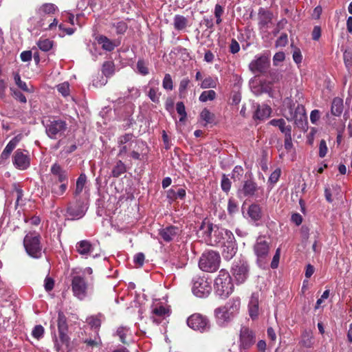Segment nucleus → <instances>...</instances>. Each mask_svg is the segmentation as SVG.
<instances>
[{
	"mask_svg": "<svg viewBox=\"0 0 352 352\" xmlns=\"http://www.w3.org/2000/svg\"><path fill=\"white\" fill-rule=\"evenodd\" d=\"M148 96L149 98L153 102H155V103L159 102L160 93L158 91L157 88H154V87L151 88L148 91Z\"/></svg>",
	"mask_w": 352,
	"mask_h": 352,
	"instance_id": "8fccbe9b",
	"label": "nucleus"
},
{
	"mask_svg": "<svg viewBox=\"0 0 352 352\" xmlns=\"http://www.w3.org/2000/svg\"><path fill=\"white\" fill-rule=\"evenodd\" d=\"M259 189L256 184L252 181H246L243 187L239 190V196L242 197L254 196L256 192Z\"/></svg>",
	"mask_w": 352,
	"mask_h": 352,
	"instance_id": "aec40b11",
	"label": "nucleus"
},
{
	"mask_svg": "<svg viewBox=\"0 0 352 352\" xmlns=\"http://www.w3.org/2000/svg\"><path fill=\"white\" fill-rule=\"evenodd\" d=\"M58 331H67L66 317L62 312L58 313Z\"/></svg>",
	"mask_w": 352,
	"mask_h": 352,
	"instance_id": "a18cd8bd",
	"label": "nucleus"
},
{
	"mask_svg": "<svg viewBox=\"0 0 352 352\" xmlns=\"http://www.w3.org/2000/svg\"><path fill=\"white\" fill-rule=\"evenodd\" d=\"M216 97V93L213 90H208L203 91L200 96L199 100L201 102H205L208 100H213Z\"/></svg>",
	"mask_w": 352,
	"mask_h": 352,
	"instance_id": "a19ab883",
	"label": "nucleus"
},
{
	"mask_svg": "<svg viewBox=\"0 0 352 352\" xmlns=\"http://www.w3.org/2000/svg\"><path fill=\"white\" fill-rule=\"evenodd\" d=\"M133 136L131 133H126L118 138V145L119 151L118 156L122 157L131 150L133 142Z\"/></svg>",
	"mask_w": 352,
	"mask_h": 352,
	"instance_id": "2eb2a0df",
	"label": "nucleus"
},
{
	"mask_svg": "<svg viewBox=\"0 0 352 352\" xmlns=\"http://www.w3.org/2000/svg\"><path fill=\"white\" fill-rule=\"evenodd\" d=\"M271 113V108L265 104L258 105L254 113V118L258 120L267 118Z\"/></svg>",
	"mask_w": 352,
	"mask_h": 352,
	"instance_id": "cd10ccee",
	"label": "nucleus"
},
{
	"mask_svg": "<svg viewBox=\"0 0 352 352\" xmlns=\"http://www.w3.org/2000/svg\"><path fill=\"white\" fill-rule=\"evenodd\" d=\"M87 323L91 327V328H94L96 329H98L100 327L101 322L100 320L98 317L91 316L87 319Z\"/></svg>",
	"mask_w": 352,
	"mask_h": 352,
	"instance_id": "6e6d98bb",
	"label": "nucleus"
},
{
	"mask_svg": "<svg viewBox=\"0 0 352 352\" xmlns=\"http://www.w3.org/2000/svg\"><path fill=\"white\" fill-rule=\"evenodd\" d=\"M176 110H177V112L181 116L179 120L180 121L184 120L186 117V110H185V106L182 102H179L177 103Z\"/></svg>",
	"mask_w": 352,
	"mask_h": 352,
	"instance_id": "5fc2aeb1",
	"label": "nucleus"
},
{
	"mask_svg": "<svg viewBox=\"0 0 352 352\" xmlns=\"http://www.w3.org/2000/svg\"><path fill=\"white\" fill-rule=\"evenodd\" d=\"M179 233V229L175 226H168L160 230V237L166 242L173 241Z\"/></svg>",
	"mask_w": 352,
	"mask_h": 352,
	"instance_id": "4be33fe9",
	"label": "nucleus"
},
{
	"mask_svg": "<svg viewBox=\"0 0 352 352\" xmlns=\"http://www.w3.org/2000/svg\"><path fill=\"white\" fill-rule=\"evenodd\" d=\"M167 194V196L169 199H183L186 196V190L184 188H178L177 191L173 189H170L168 191Z\"/></svg>",
	"mask_w": 352,
	"mask_h": 352,
	"instance_id": "e433bc0d",
	"label": "nucleus"
},
{
	"mask_svg": "<svg viewBox=\"0 0 352 352\" xmlns=\"http://www.w3.org/2000/svg\"><path fill=\"white\" fill-rule=\"evenodd\" d=\"M312 339L311 334L309 332L305 331L302 334V339L300 343L306 348H311L313 345Z\"/></svg>",
	"mask_w": 352,
	"mask_h": 352,
	"instance_id": "58836bf2",
	"label": "nucleus"
},
{
	"mask_svg": "<svg viewBox=\"0 0 352 352\" xmlns=\"http://www.w3.org/2000/svg\"><path fill=\"white\" fill-rule=\"evenodd\" d=\"M285 148L287 151H290L293 147V144L292 141V135L291 133H287L285 135V143H284Z\"/></svg>",
	"mask_w": 352,
	"mask_h": 352,
	"instance_id": "0e129e2a",
	"label": "nucleus"
},
{
	"mask_svg": "<svg viewBox=\"0 0 352 352\" xmlns=\"http://www.w3.org/2000/svg\"><path fill=\"white\" fill-rule=\"evenodd\" d=\"M254 334L252 330L246 327H243L240 332L241 345L246 349L250 347L254 342Z\"/></svg>",
	"mask_w": 352,
	"mask_h": 352,
	"instance_id": "6ab92c4d",
	"label": "nucleus"
},
{
	"mask_svg": "<svg viewBox=\"0 0 352 352\" xmlns=\"http://www.w3.org/2000/svg\"><path fill=\"white\" fill-rule=\"evenodd\" d=\"M162 86L166 90L171 91L173 89V80L169 74H166L164 76Z\"/></svg>",
	"mask_w": 352,
	"mask_h": 352,
	"instance_id": "de8ad7c7",
	"label": "nucleus"
},
{
	"mask_svg": "<svg viewBox=\"0 0 352 352\" xmlns=\"http://www.w3.org/2000/svg\"><path fill=\"white\" fill-rule=\"evenodd\" d=\"M126 171L125 164L121 161L116 162V165L113 166L111 171V176L113 177H118Z\"/></svg>",
	"mask_w": 352,
	"mask_h": 352,
	"instance_id": "473e14b6",
	"label": "nucleus"
},
{
	"mask_svg": "<svg viewBox=\"0 0 352 352\" xmlns=\"http://www.w3.org/2000/svg\"><path fill=\"white\" fill-rule=\"evenodd\" d=\"M343 58L345 66L350 69L352 66V51L345 50L343 54Z\"/></svg>",
	"mask_w": 352,
	"mask_h": 352,
	"instance_id": "603ef678",
	"label": "nucleus"
},
{
	"mask_svg": "<svg viewBox=\"0 0 352 352\" xmlns=\"http://www.w3.org/2000/svg\"><path fill=\"white\" fill-rule=\"evenodd\" d=\"M76 250L80 255L87 256L94 252V245L87 240H82L76 243Z\"/></svg>",
	"mask_w": 352,
	"mask_h": 352,
	"instance_id": "5701e85b",
	"label": "nucleus"
},
{
	"mask_svg": "<svg viewBox=\"0 0 352 352\" xmlns=\"http://www.w3.org/2000/svg\"><path fill=\"white\" fill-rule=\"evenodd\" d=\"M214 289L217 294L222 298H228L234 290V285L228 272L221 270L214 280Z\"/></svg>",
	"mask_w": 352,
	"mask_h": 352,
	"instance_id": "f03ea898",
	"label": "nucleus"
},
{
	"mask_svg": "<svg viewBox=\"0 0 352 352\" xmlns=\"http://www.w3.org/2000/svg\"><path fill=\"white\" fill-rule=\"evenodd\" d=\"M23 135L19 134L14 137L6 145L2 151L0 159L1 160H6L9 158L12 151L16 148L19 142L21 140Z\"/></svg>",
	"mask_w": 352,
	"mask_h": 352,
	"instance_id": "412c9836",
	"label": "nucleus"
},
{
	"mask_svg": "<svg viewBox=\"0 0 352 352\" xmlns=\"http://www.w3.org/2000/svg\"><path fill=\"white\" fill-rule=\"evenodd\" d=\"M261 293L259 292H253L248 302V314L252 320H255L258 318L260 309Z\"/></svg>",
	"mask_w": 352,
	"mask_h": 352,
	"instance_id": "4468645a",
	"label": "nucleus"
},
{
	"mask_svg": "<svg viewBox=\"0 0 352 352\" xmlns=\"http://www.w3.org/2000/svg\"><path fill=\"white\" fill-rule=\"evenodd\" d=\"M87 208L88 206L86 201L80 199H76L75 203L69 206L67 212L72 219H79L85 214Z\"/></svg>",
	"mask_w": 352,
	"mask_h": 352,
	"instance_id": "9b49d317",
	"label": "nucleus"
},
{
	"mask_svg": "<svg viewBox=\"0 0 352 352\" xmlns=\"http://www.w3.org/2000/svg\"><path fill=\"white\" fill-rule=\"evenodd\" d=\"M14 82H15L16 85L20 89H21L23 91H27V92H31V90L29 89L27 84L25 82L21 80L20 75L19 74V73H15L14 74Z\"/></svg>",
	"mask_w": 352,
	"mask_h": 352,
	"instance_id": "c03bdc74",
	"label": "nucleus"
},
{
	"mask_svg": "<svg viewBox=\"0 0 352 352\" xmlns=\"http://www.w3.org/2000/svg\"><path fill=\"white\" fill-rule=\"evenodd\" d=\"M285 117L288 120L294 121L298 127H303L307 122L305 110L301 104H298L294 108L290 105L288 113Z\"/></svg>",
	"mask_w": 352,
	"mask_h": 352,
	"instance_id": "6e6552de",
	"label": "nucleus"
},
{
	"mask_svg": "<svg viewBox=\"0 0 352 352\" xmlns=\"http://www.w3.org/2000/svg\"><path fill=\"white\" fill-rule=\"evenodd\" d=\"M59 332V339L60 342L63 344H65L66 346H67L69 341V338L68 336L67 335V331H58Z\"/></svg>",
	"mask_w": 352,
	"mask_h": 352,
	"instance_id": "338daca9",
	"label": "nucleus"
},
{
	"mask_svg": "<svg viewBox=\"0 0 352 352\" xmlns=\"http://www.w3.org/2000/svg\"><path fill=\"white\" fill-rule=\"evenodd\" d=\"M192 293L199 298L206 297L211 292L210 283L204 277H197L193 280Z\"/></svg>",
	"mask_w": 352,
	"mask_h": 352,
	"instance_id": "1a4fd4ad",
	"label": "nucleus"
},
{
	"mask_svg": "<svg viewBox=\"0 0 352 352\" xmlns=\"http://www.w3.org/2000/svg\"><path fill=\"white\" fill-rule=\"evenodd\" d=\"M214 236L216 239L214 240V243L216 244L224 245L225 243L228 244V243L235 242L232 232L225 228H217L214 231Z\"/></svg>",
	"mask_w": 352,
	"mask_h": 352,
	"instance_id": "f3484780",
	"label": "nucleus"
},
{
	"mask_svg": "<svg viewBox=\"0 0 352 352\" xmlns=\"http://www.w3.org/2000/svg\"><path fill=\"white\" fill-rule=\"evenodd\" d=\"M243 175V168L240 166L234 167L232 173V179L234 181H239Z\"/></svg>",
	"mask_w": 352,
	"mask_h": 352,
	"instance_id": "3c124183",
	"label": "nucleus"
},
{
	"mask_svg": "<svg viewBox=\"0 0 352 352\" xmlns=\"http://www.w3.org/2000/svg\"><path fill=\"white\" fill-rule=\"evenodd\" d=\"M232 271L238 284L243 283L248 277L249 268L246 262L239 261L234 263Z\"/></svg>",
	"mask_w": 352,
	"mask_h": 352,
	"instance_id": "f8f14e48",
	"label": "nucleus"
},
{
	"mask_svg": "<svg viewBox=\"0 0 352 352\" xmlns=\"http://www.w3.org/2000/svg\"><path fill=\"white\" fill-rule=\"evenodd\" d=\"M221 188L224 192H228L230 190L231 187V182L228 178L226 175H223L222 179H221Z\"/></svg>",
	"mask_w": 352,
	"mask_h": 352,
	"instance_id": "13d9d810",
	"label": "nucleus"
},
{
	"mask_svg": "<svg viewBox=\"0 0 352 352\" xmlns=\"http://www.w3.org/2000/svg\"><path fill=\"white\" fill-rule=\"evenodd\" d=\"M137 68L140 74L142 75H147L148 74V67L142 60H139L137 63Z\"/></svg>",
	"mask_w": 352,
	"mask_h": 352,
	"instance_id": "4d7b16f0",
	"label": "nucleus"
},
{
	"mask_svg": "<svg viewBox=\"0 0 352 352\" xmlns=\"http://www.w3.org/2000/svg\"><path fill=\"white\" fill-rule=\"evenodd\" d=\"M50 182H59L68 183L67 171L63 170L58 164H54L50 169Z\"/></svg>",
	"mask_w": 352,
	"mask_h": 352,
	"instance_id": "a211bd4d",
	"label": "nucleus"
},
{
	"mask_svg": "<svg viewBox=\"0 0 352 352\" xmlns=\"http://www.w3.org/2000/svg\"><path fill=\"white\" fill-rule=\"evenodd\" d=\"M280 175V170L276 169L270 176L269 182L272 184H275L278 182Z\"/></svg>",
	"mask_w": 352,
	"mask_h": 352,
	"instance_id": "774afa93",
	"label": "nucleus"
},
{
	"mask_svg": "<svg viewBox=\"0 0 352 352\" xmlns=\"http://www.w3.org/2000/svg\"><path fill=\"white\" fill-rule=\"evenodd\" d=\"M44 328L42 325H36L34 329H32V336L37 339V340H39L40 338H41L43 336V334H44Z\"/></svg>",
	"mask_w": 352,
	"mask_h": 352,
	"instance_id": "09e8293b",
	"label": "nucleus"
},
{
	"mask_svg": "<svg viewBox=\"0 0 352 352\" xmlns=\"http://www.w3.org/2000/svg\"><path fill=\"white\" fill-rule=\"evenodd\" d=\"M111 26L116 29V33L118 34H124L127 30L126 23L122 21L111 23Z\"/></svg>",
	"mask_w": 352,
	"mask_h": 352,
	"instance_id": "79ce46f5",
	"label": "nucleus"
},
{
	"mask_svg": "<svg viewBox=\"0 0 352 352\" xmlns=\"http://www.w3.org/2000/svg\"><path fill=\"white\" fill-rule=\"evenodd\" d=\"M331 113L336 116H340L343 111V100L340 98H335L331 104Z\"/></svg>",
	"mask_w": 352,
	"mask_h": 352,
	"instance_id": "7c9ffc66",
	"label": "nucleus"
},
{
	"mask_svg": "<svg viewBox=\"0 0 352 352\" xmlns=\"http://www.w3.org/2000/svg\"><path fill=\"white\" fill-rule=\"evenodd\" d=\"M102 74L106 76L109 77L114 74L115 65L112 61L104 62L102 65Z\"/></svg>",
	"mask_w": 352,
	"mask_h": 352,
	"instance_id": "4c0bfd02",
	"label": "nucleus"
},
{
	"mask_svg": "<svg viewBox=\"0 0 352 352\" xmlns=\"http://www.w3.org/2000/svg\"><path fill=\"white\" fill-rule=\"evenodd\" d=\"M68 183L59 182H50L48 187L50 188L51 192L54 197H59L63 195L67 189Z\"/></svg>",
	"mask_w": 352,
	"mask_h": 352,
	"instance_id": "b1692460",
	"label": "nucleus"
},
{
	"mask_svg": "<svg viewBox=\"0 0 352 352\" xmlns=\"http://www.w3.org/2000/svg\"><path fill=\"white\" fill-rule=\"evenodd\" d=\"M168 313V309H166L163 306H160L159 307H155L152 310L153 316L151 317L153 322L157 324L160 323V320H158L156 317H163Z\"/></svg>",
	"mask_w": 352,
	"mask_h": 352,
	"instance_id": "c9c22d12",
	"label": "nucleus"
},
{
	"mask_svg": "<svg viewBox=\"0 0 352 352\" xmlns=\"http://www.w3.org/2000/svg\"><path fill=\"white\" fill-rule=\"evenodd\" d=\"M200 116L206 123H212L214 121V116L207 109H204L201 112Z\"/></svg>",
	"mask_w": 352,
	"mask_h": 352,
	"instance_id": "49530a36",
	"label": "nucleus"
},
{
	"mask_svg": "<svg viewBox=\"0 0 352 352\" xmlns=\"http://www.w3.org/2000/svg\"><path fill=\"white\" fill-rule=\"evenodd\" d=\"M12 163L17 169L24 170L30 166V157L26 150L17 149L12 156Z\"/></svg>",
	"mask_w": 352,
	"mask_h": 352,
	"instance_id": "9d476101",
	"label": "nucleus"
},
{
	"mask_svg": "<svg viewBox=\"0 0 352 352\" xmlns=\"http://www.w3.org/2000/svg\"><path fill=\"white\" fill-rule=\"evenodd\" d=\"M223 12V8L219 4H217L214 8V16L217 18V20H216L217 24H220L221 23L222 20H221V16Z\"/></svg>",
	"mask_w": 352,
	"mask_h": 352,
	"instance_id": "bf43d9fd",
	"label": "nucleus"
},
{
	"mask_svg": "<svg viewBox=\"0 0 352 352\" xmlns=\"http://www.w3.org/2000/svg\"><path fill=\"white\" fill-rule=\"evenodd\" d=\"M249 217L254 221H258L262 217L261 208L258 204H252L248 210Z\"/></svg>",
	"mask_w": 352,
	"mask_h": 352,
	"instance_id": "c756f323",
	"label": "nucleus"
},
{
	"mask_svg": "<svg viewBox=\"0 0 352 352\" xmlns=\"http://www.w3.org/2000/svg\"><path fill=\"white\" fill-rule=\"evenodd\" d=\"M220 256L214 251H207L202 254L200 257L199 266L203 271L212 272L219 267Z\"/></svg>",
	"mask_w": 352,
	"mask_h": 352,
	"instance_id": "423d86ee",
	"label": "nucleus"
},
{
	"mask_svg": "<svg viewBox=\"0 0 352 352\" xmlns=\"http://www.w3.org/2000/svg\"><path fill=\"white\" fill-rule=\"evenodd\" d=\"M222 255L227 260L231 259L237 250L235 242L228 243V244L225 243L224 245H222Z\"/></svg>",
	"mask_w": 352,
	"mask_h": 352,
	"instance_id": "393cba45",
	"label": "nucleus"
},
{
	"mask_svg": "<svg viewBox=\"0 0 352 352\" xmlns=\"http://www.w3.org/2000/svg\"><path fill=\"white\" fill-rule=\"evenodd\" d=\"M129 332V329L126 327H120L117 330V335L119 336L120 341L122 343H126L125 337Z\"/></svg>",
	"mask_w": 352,
	"mask_h": 352,
	"instance_id": "864d4df0",
	"label": "nucleus"
},
{
	"mask_svg": "<svg viewBox=\"0 0 352 352\" xmlns=\"http://www.w3.org/2000/svg\"><path fill=\"white\" fill-rule=\"evenodd\" d=\"M269 59L265 56L256 57L249 65V69L253 73H263L268 68Z\"/></svg>",
	"mask_w": 352,
	"mask_h": 352,
	"instance_id": "dca6fc26",
	"label": "nucleus"
},
{
	"mask_svg": "<svg viewBox=\"0 0 352 352\" xmlns=\"http://www.w3.org/2000/svg\"><path fill=\"white\" fill-rule=\"evenodd\" d=\"M280 248H278L276 251V253L273 257L272 261L271 263V267L272 269H276L278 267L279 259H280Z\"/></svg>",
	"mask_w": 352,
	"mask_h": 352,
	"instance_id": "69168bd1",
	"label": "nucleus"
},
{
	"mask_svg": "<svg viewBox=\"0 0 352 352\" xmlns=\"http://www.w3.org/2000/svg\"><path fill=\"white\" fill-rule=\"evenodd\" d=\"M270 251V243L265 237L257 239L254 245V252L257 256L258 262H263L267 258Z\"/></svg>",
	"mask_w": 352,
	"mask_h": 352,
	"instance_id": "ddd939ff",
	"label": "nucleus"
},
{
	"mask_svg": "<svg viewBox=\"0 0 352 352\" xmlns=\"http://www.w3.org/2000/svg\"><path fill=\"white\" fill-rule=\"evenodd\" d=\"M188 25V21L186 17L176 14L173 18V27L175 30L178 31L184 30Z\"/></svg>",
	"mask_w": 352,
	"mask_h": 352,
	"instance_id": "bb28decb",
	"label": "nucleus"
},
{
	"mask_svg": "<svg viewBox=\"0 0 352 352\" xmlns=\"http://www.w3.org/2000/svg\"><path fill=\"white\" fill-rule=\"evenodd\" d=\"M87 182V177L84 173L80 175L78 177L76 184V189L74 191L75 197H77L82 191L85 185Z\"/></svg>",
	"mask_w": 352,
	"mask_h": 352,
	"instance_id": "72a5a7b5",
	"label": "nucleus"
},
{
	"mask_svg": "<svg viewBox=\"0 0 352 352\" xmlns=\"http://www.w3.org/2000/svg\"><path fill=\"white\" fill-rule=\"evenodd\" d=\"M10 90L14 97L19 102L22 103H25L27 102L25 96L21 91L12 88H11Z\"/></svg>",
	"mask_w": 352,
	"mask_h": 352,
	"instance_id": "680f3d73",
	"label": "nucleus"
},
{
	"mask_svg": "<svg viewBox=\"0 0 352 352\" xmlns=\"http://www.w3.org/2000/svg\"><path fill=\"white\" fill-rule=\"evenodd\" d=\"M272 14L265 10H260L258 12V24L261 28H267L272 22Z\"/></svg>",
	"mask_w": 352,
	"mask_h": 352,
	"instance_id": "a878e982",
	"label": "nucleus"
},
{
	"mask_svg": "<svg viewBox=\"0 0 352 352\" xmlns=\"http://www.w3.org/2000/svg\"><path fill=\"white\" fill-rule=\"evenodd\" d=\"M189 84H190V80L187 78H184L180 81L179 87V91L180 95L183 94L185 92V91L187 89V87H188Z\"/></svg>",
	"mask_w": 352,
	"mask_h": 352,
	"instance_id": "e2e57ef3",
	"label": "nucleus"
},
{
	"mask_svg": "<svg viewBox=\"0 0 352 352\" xmlns=\"http://www.w3.org/2000/svg\"><path fill=\"white\" fill-rule=\"evenodd\" d=\"M241 307V300L239 298L230 299L225 305L216 308L214 315L217 323L225 327L230 322L239 314Z\"/></svg>",
	"mask_w": 352,
	"mask_h": 352,
	"instance_id": "f257e3e1",
	"label": "nucleus"
},
{
	"mask_svg": "<svg viewBox=\"0 0 352 352\" xmlns=\"http://www.w3.org/2000/svg\"><path fill=\"white\" fill-rule=\"evenodd\" d=\"M71 285L74 296L80 300H84L91 289V283L80 275L72 277Z\"/></svg>",
	"mask_w": 352,
	"mask_h": 352,
	"instance_id": "39448f33",
	"label": "nucleus"
},
{
	"mask_svg": "<svg viewBox=\"0 0 352 352\" xmlns=\"http://www.w3.org/2000/svg\"><path fill=\"white\" fill-rule=\"evenodd\" d=\"M56 8V6L53 3H44L37 10L36 12L40 16H43L45 14H53Z\"/></svg>",
	"mask_w": 352,
	"mask_h": 352,
	"instance_id": "2f4dec72",
	"label": "nucleus"
},
{
	"mask_svg": "<svg viewBox=\"0 0 352 352\" xmlns=\"http://www.w3.org/2000/svg\"><path fill=\"white\" fill-rule=\"evenodd\" d=\"M58 91L63 96H67L69 95V89L67 82H63L57 86Z\"/></svg>",
	"mask_w": 352,
	"mask_h": 352,
	"instance_id": "052dcab7",
	"label": "nucleus"
},
{
	"mask_svg": "<svg viewBox=\"0 0 352 352\" xmlns=\"http://www.w3.org/2000/svg\"><path fill=\"white\" fill-rule=\"evenodd\" d=\"M98 42L102 45V47L107 51H112L116 47V45L107 37L100 36L98 38Z\"/></svg>",
	"mask_w": 352,
	"mask_h": 352,
	"instance_id": "f704fd0d",
	"label": "nucleus"
},
{
	"mask_svg": "<svg viewBox=\"0 0 352 352\" xmlns=\"http://www.w3.org/2000/svg\"><path fill=\"white\" fill-rule=\"evenodd\" d=\"M23 246L27 254L34 258H38L42 254L41 236L35 232L28 233L23 239Z\"/></svg>",
	"mask_w": 352,
	"mask_h": 352,
	"instance_id": "7ed1b4c3",
	"label": "nucleus"
},
{
	"mask_svg": "<svg viewBox=\"0 0 352 352\" xmlns=\"http://www.w3.org/2000/svg\"><path fill=\"white\" fill-rule=\"evenodd\" d=\"M187 324L190 328L201 333L208 331L210 328L208 318L200 314H194L189 316Z\"/></svg>",
	"mask_w": 352,
	"mask_h": 352,
	"instance_id": "0eeeda50",
	"label": "nucleus"
},
{
	"mask_svg": "<svg viewBox=\"0 0 352 352\" xmlns=\"http://www.w3.org/2000/svg\"><path fill=\"white\" fill-rule=\"evenodd\" d=\"M43 124L45 127L46 134L51 139L58 138L67 129L66 122L60 119L50 118L43 120Z\"/></svg>",
	"mask_w": 352,
	"mask_h": 352,
	"instance_id": "20e7f679",
	"label": "nucleus"
},
{
	"mask_svg": "<svg viewBox=\"0 0 352 352\" xmlns=\"http://www.w3.org/2000/svg\"><path fill=\"white\" fill-rule=\"evenodd\" d=\"M270 124L274 126L278 127L280 131L285 135L291 133L292 128L289 125H286V122L283 119H273L270 120Z\"/></svg>",
	"mask_w": 352,
	"mask_h": 352,
	"instance_id": "c85d7f7f",
	"label": "nucleus"
},
{
	"mask_svg": "<svg viewBox=\"0 0 352 352\" xmlns=\"http://www.w3.org/2000/svg\"><path fill=\"white\" fill-rule=\"evenodd\" d=\"M217 79H214L210 76L202 80L200 86L202 89L215 88L217 86Z\"/></svg>",
	"mask_w": 352,
	"mask_h": 352,
	"instance_id": "37998d69",
	"label": "nucleus"
},
{
	"mask_svg": "<svg viewBox=\"0 0 352 352\" xmlns=\"http://www.w3.org/2000/svg\"><path fill=\"white\" fill-rule=\"evenodd\" d=\"M37 45L41 50L48 52L52 49L53 42L47 38L40 39L37 43Z\"/></svg>",
	"mask_w": 352,
	"mask_h": 352,
	"instance_id": "ea45409f",
	"label": "nucleus"
}]
</instances>
